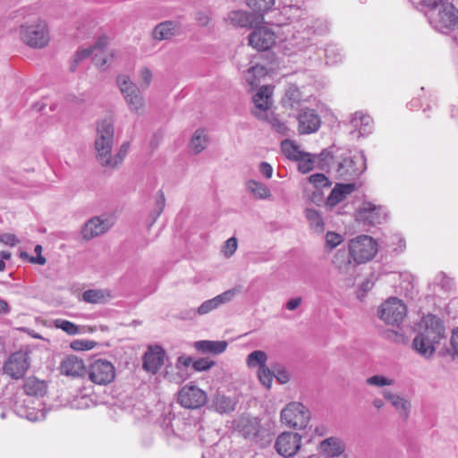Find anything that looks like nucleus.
I'll list each match as a JSON object with an SVG mask.
<instances>
[{"mask_svg":"<svg viewBox=\"0 0 458 458\" xmlns=\"http://www.w3.org/2000/svg\"><path fill=\"white\" fill-rule=\"evenodd\" d=\"M318 165L321 169L329 167L335 170L336 177L341 180L351 181L359 177L367 168L366 157L362 152L338 150L333 153L324 149L318 156Z\"/></svg>","mask_w":458,"mask_h":458,"instance_id":"obj_1","label":"nucleus"},{"mask_svg":"<svg viewBox=\"0 0 458 458\" xmlns=\"http://www.w3.org/2000/svg\"><path fill=\"white\" fill-rule=\"evenodd\" d=\"M445 338V327L443 320L434 314L422 317L420 323V332L412 342L416 352L425 358H430L437 345Z\"/></svg>","mask_w":458,"mask_h":458,"instance_id":"obj_2","label":"nucleus"},{"mask_svg":"<svg viewBox=\"0 0 458 458\" xmlns=\"http://www.w3.org/2000/svg\"><path fill=\"white\" fill-rule=\"evenodd\" d=\"M429 10L430 23L439 30H452L458 26V9L448 0H422Z\"/></svg>","mask_w":458,"mask_h":458,"instance_id":"obj_3","label":"nucleus"},{"mask_svg":"<svg viewBox=\"0 0 458 458\" xmlns=\"http://www.w3.org/2000/svg\"><path fill=\"white\" fill-rule=\"evenodd\" d=\"M95 139V150L99 164L104 166L112 152L114 145V126L111 117L105 118L97 123Z\"/></svg>","mask_w":458,"mask_h":458,"instance_id":"obj_4","label":"nucleus"},{"mask_svg":"<svg viewBox=\"0 0 458 458\" xmlns=\"http://www.w3.org/2000/svg\"><path fill=\"white\" fill-rule=\"evenodd\" d=\"M239 433L246 439L266 447L272 442L270 431L261 426L258 418L242 417L237 422Z\"/></svg>","mask_w":458,"mask_h":458,"instance_id":"obj_5","label":"nucleus"},{"mask_svg":"<svg viewBox=\"0 0 458 458\" xmlns=\"http://www.w3.org/2000/svg\"><path fill=\"white\" fill-rule=\"evenodd\" d=\"M19 32L22 42L33 48L46 47L50 39L47 25L41 20L31 24L21 25Z\"/></svg>","mask_w":458,"mask_h":458,"instance_id":"obj_6","label":"nucleus"},{"mask_svg":"<svg viewBox=\"0 0 458 458\" xmlns=\"http://www.w3.org/2000/svg\"><path fill=\"white\" fill-rule=\"evenodd\" d=\"M86 376L92 383L99 386H106L115 377L114 364L105 359L92 360L87 366Z\"/></svg>","mask_w":458,"mask_h":458,"instance_id":"obj_7","label":"nucleus"},{"mask_svg":"<svg viewBox=\"0 0 458 458\" xmlns=\"http://www.w3.org/2000/svg\"><path fill=\"white\" fill-rule=\"evenodd\" d=\"M377 250L376 242L369 235L358 236L349 243L350 255L357 264L370 260L377 253Z\"/></svg>","mask_w":458,"mask_h":458,"instance_id":"obj_8","label":"nucleus"},{"mask_svg":"<svg viewBox=\"0 0 458 458\" xmlns=\"http://www.w3.org/2000/svg\"><path fill=\"white\" fill-rule=\"evenodd\" d=\"M407 313L405 304L395 297L386 300L377 310L378 318L386 324L399 326Z\"/></svg>","mask_w":458,"mask_h":458,"instance_id":"obj_9","label":"nucleus"},{"mask_svg":"<svg viewBox=\"0 0 458 458\" xmlns=\"http://www.w3.org/2000/svg\"><path fill=\"white\" fill-rule=\"evenodd\" d=\"M281 420L286 426L302 429L308 426L310 412L301 403H291L281 411Z\"/></svg>","mask_w":458,"mask_h":458,"instance_id":"obj_10","label":"nucleus"},{"mask_svg":"<svg viewBox=\"0 0 458 458\" xmlns=\"http://www.w3.org/2000/svg\"><path fill=\"white\" fill-rule=\"evenodd\" d=\"M240 287L229 289L210 300L205 301L204 302L201 303V305L198 308L197 310L193 309L188 310L186 314L183 316V318H195L197 314L200 316L206 315L211 312L212 310L217 309L221 305L230 302L238 293H240Z\"/></svg>","mask_w":458,"mask_h":458,"instance_id":"obj_11","label":"nucleus"},{"mask_svg":"<svg viewBox=\"0 0 458 458\" xmlns=\"http://www.w3.org/2000/svg\"><path fill=\"white\" fill-rule=\"evenodd\" d=\"M208 396L205 391L194 385H185L178 393L177 402L186 409H198L206 404Z\"/></svg>","mask_w":458,"mask_h":458,"instance_id":"obj_12","label":"nucleus"},{"mask_svg":"<svg viewBox=\"0 0 458 458\" xmlns=\"http://www.w3.org/2000/svg\"><path fill=\"white\" fill-rule=\"evenodd\" d=\"M356 220L364 225H375L387 220V212L382 206L364 202L356 211Z\"/></svg>","mask_w":458,"mask_h":458,"instance_id":"obj_13","label":"nucleus"},{"mask_svg":"<svg viewBox=\"0 0 458 458\" xmlns=\"http://www.w3.org/2000/svg\"><path fill=\"white\" fill-rule=\"evenodd\" d=\"M30 365L27 352L19 351L12 353L4 364V372L12 378H21Z\"/></svg>","mask_w":458,"mask_h":458,"instance_id":"obj_14","label":"nucleus"},{"mask_svg":"<svg viewBox=\"0 0 458 458\" xmlns=\"http://www.w3.org/2000/svg\"><path fill=\"white\" fill-rule=\"evenodd\" d=\"M301 437L298 433L283 432L275 443L276 452L285 458L293 456L301 448Z\"/></svg>","mask_w":458,"mask_h":458,"instance_id":"obj_15","label":"nucleus"},{"mask_svg":"<svg viewBox=\"0 0 458 458\" xmlns=\"http://www.w3.org/2000/svg\"><path fill=\"white\" fill-rule=\"evenodd\" d=\"M298 131L300 134H311L318 131L321 118L316 110L311 108L301 109L298 115Z\"/></svg>","mask_w":458,"mask_h":458,"instance_id":"obj_16","label":"nucleus"},{"mask_svg":"<svg viewBox=\"0 0 458 458\" xmlns=\"http://www.w3.org/2000/svg\"><path fill=\"white\" fill-rule=\"evenodd\" d=\"M112 226L110 219L105 216H93L81 228V236L89 241L106 233Z\"/></svg>","mask_w":458,"mask_h":458,"instance_id":"obj_17","label":"nucleus"},{"mask_svg":"<svg viewBox=\"0 0 458 458\" xmlns=\"http://www.w3.org/2000/svg\"><path fill=\"white\" fill-rule=\"evenodd\" d=\"M166 354L161 346H150L143 356L142 367L147 372L156 374L165 364Z\"/></svg>","mask_w":458,"mask_h":458,"instance_id":"obj_18","label":"nucleus"},{"mask_svg":"<svg viewBox=\"0 0 458 458\" xmlns=\"http://www.w3.org/2000/svg\"><path fill=\"white\" fill-rule=\"evenodd\" d=\"M276 42V36L267 28L255 29L249 36V44L259 51L269 49Z\"/></svg>","mask_w":458,"mask_h":458,"instance_id":"obj_19","label":"nucleus"},{"mask_svg":"<svg viewBox=\"0 0 458 458\" xmlns=\"http://www.w3.org/2000/svg\"><path fill=\"white\" fill-rule=\"evenodd\" d=\"M272 89L268 86H262L253 96L255 109L252 114L259 119H267V111L271 105Z\"/></svg>","mask_w":458,"mask_h":458,"instance_id":"obj_20","label":"nucleus"},{"mask_svg":"<svg viewBox=\"0 0 458 458\" xmlns=\"http://www.w3.org/2000/svg\"><path fill=\"white\" fill-rule=\"evenodd\" d=\"M25 402L26 401L22 399V396L19 394L14 396L13 410L15 414L30 421H38L45 419L43 411L30 408L25 404Z\"/></svg>","mask_w":458,"mask_h":458,"instance_id":"obj_21","label":"nucleus"},{"mask_svg":"<svg viewBox=\"0 0 458 458\" xmlns=\"http://www.w3.org/2000/svg\"><path fill=\"white\" fill-rule=\"evenodd\" d=\"M62 374L71 377H86L87 367L83 360L75 355L66 356L60 364Z\"/></svg>","mask_w":458,"mask_h":458,"instance_id":"obj_22","label":"nucleus"},{"mask_svg":"<svg viewBox=\"0 0 458 458\" xmlns=\"http://www.w3.org/2000/svg\"><path fill=\"white\" fill-rule=\"evenodd\" d=\"M356 264L350 251L344 250H339L335 252L333 259V265L340 274L344 276H352L355 271Z\"/></svg>","mask_w":458,"mask_h":458,"instance_id":"obj_23","label":"nucleus"},{"mask_svg":"<svg viewBox=\"0 0 458 458\" xmlns=\"http://www.w3.org/2000/svg\"><path fill=\"white\" fill-rule=\"evenodd\" d=\"M238 399L235 396L216 393L211 398L210 409L220 414L230 413L235 411Z\"/></svg>","mask_w":458,"mask_h":458,"instance_id":"obj_24","label":"nucleus"},{"mask_svg":"<svg viewBox=\"0 0 458 458\" xmlns=\"http://www.w3.org/2000/svg\"><path fill=\"white\" fill-rule=\"evenodd\" d=\"M227 20L234 27L240 28H252L262 21L254 13H250L240 10L231 12Z\"/></svg>","mask_w":458,"mask_h":458,"instance_id":"obj_25","label":"nucleus"},{"mask_svg":"<svg viewBox=\"0 0 458 458\" xmlns=\"http://www.w3.org/2000/svg\"><path fill=\"white\" fill-rule=\"evenodd\" d=\"M354 190L355 183H336L327 197V205L330 208L336 206Z\"/></svg>","mask_w":458,"mask_h":458,"instance_id":"obj_26","label":"nucleus"},{"mask_svg":"<svg viewBox=\"0 0 458 458\" xmlns=\"http://www.w3.org/2000/svg\"><path fill=\"white\" fill-rule=\"evenodd\" d=\"M320 451L328 457H337L345 450V445L338 437H328L320 442Z\"/></svg>","mask_w":458,"mask_h":458,"instance_id":"obj_27","label":"nucleus"},{"mask_svg":"<svg viewBox=\"0 0 458 458\" xmlns=\"http://www.w3.org/2000/svg\"><path fill=\"white\" fill-rule=\"evenodd\" d=\"M47 385L44 380H39L35 377H30L25 379L23 385V394L28 396L42 397L47 394Z\"/></svg>","mask_w":458,"mask_h":458,"instance_id":"obj_28","label":"nucleus"},{"mask_svg":"<svg viewBox=\"0 0 458 458\" xmlns=\"http://www.w3.org/2000/svg\"><path fill=\"white\" fill-rule=\"evenodd\" d=\"M226 341L200 340L194 343V348L202 353L218 355L227 348Z\"/></svg>","mask_w":458,"mask_h":458,"instance_id":"obj_29","label":"nucleus"},{"mask_svg":"<svg viewBox=\"0 0 458 458\" xmlns=\"http://www.w3.org/2000/svg\"><path fill=\"white\" fill-rule=\"evenodd\" d=\"M351 124L358 131L360 136L368 135L372 131V118L360 111L353 114Z\"/></svg>","mask_w":458,"mask_h":458,"instance_id":"obj_30","label":"nucleus"},{"mask_svg":"<svg viewBox=\"0 0 458 458\" xmlns=\"http://www.w3.org/2000/svg\"><path fill=\"white\" fill-rule=\"evenodd\" d=\"M179 30V25L173 21H165L157 24L153 30V38L157 40L169 39Z\"/></svg>","mask_w":458,"mask_h":458,"instance_id":"obj_31","label":"nucleus"},{"mask_svg":"<svg viewBox=\"0 0 458 458\" xmlns=\"http://www.w3.org/2000/svg\"><path fill=\"white\" fill-rule=\"evenodd\" d=\"M111 298V292L106 289H89L82 293V301L91 304H104Z\"/></svg>","mask_w":458,"mask_h":458,"instance_id":"obj_32","label":"nucleus"},{"mask_svg":"<svg viewBox=\"0 0 458 458\" xmlns=\"http://www.w3.org/2000/svg\"><path fill=\"white\" fill-rule=\"evenodd\" d=\"M302 100V96L296 85L291 84L285 90L282 98L283 106L289 109H297Z\"/></svg>","mask_w":458,"mask_h":458,"instance_id":"obj_33","label":"nucleus"},{"mask_svg":"<svg viewBox=\"0 0 458 458\" xmlns=\"http://www.w3.org/2000/svg\"><path fill=\"white\" fill-rule=\"evenodd\" d=\"M383 395L386 399L391 402L393 406L401 410V416L403 417L404 420L408 418L411 405L407 400L397 394H392L389 391H385Z\"/></svg>","mask_w":458,"mask_h":458,"instance_id":"obj_34","label":"nucleus"},{"mask_svg":"<svg viewBox=\"0 0 458 458\" xmlns=\"http://www.w3.org/2000/svg\"><path fill=\"white\" fill-rule=\"evenodd\" d=\"M116 83L124 98H128L129 97L140 92L138 86L133 83L127 75H118L116 78Z\"/></svg>","mask_w":458,"mask_h":458,"instance_id":"obj_35","label":"nucleus"},{"mask_svg":"<svg viewBox=\"0 0 458 458\" xmlns=\"http://www.w3.org/2000/svg\"><path fill=\"white\" fill-rule=\"evenodd\" d=\"M129 148L130 143L128 141L123 142L114 156H112L111 154L109 155L107 163H105L104 167L109 169H114L118 167V165L123 162L124 157L127 156Z\"/></svg>","mask_w":458,"mask_h":458,"instance_id":"obj_36","label":"nucleus"},{"mask_svg":"<svg viewBox=\"0 0 458 458\" xmlns=\"http://www.w3.org/2000/svg\"><path fill=\"white\" fill-rule=\"evenodd\" d=\"M208 140V135L204 129L195 131L190 141V146L195 154H199L206 148Z\"/></svg>","mask_w":458,"mask_h":458,"instance_id":"obj_37","label":"nucleus"},{"mask_svg":"<svg viewBox=\"0 0 458 458\" xmlns=\"http://www.w3.org/2000/svg\"><path fill=\"white\" fill-rule=\"evenodd\" d=\"M246 4L259 19L263 20V14L272 8L275 0H246Z\"/></svg>","mask_w":458,"mask_h":458,"instance_id":"obj_38","label":"nucleus"},{"mask_svg":"<svg viewBox=\"0 0 458 458\" xmlns=\"http://www.w3.org/2000/svg\"><path fill=\"white\" fill-rule=\"evenodd\" d=\"M247 189L255 196V198L259 199H266L270 198L271 192L269 189L262 182L250 180L247 182Z\"/></svg>","mask_w":458,"mask_h":458,"instance_id":"obj_39","label":"nucleus"},{"mask_svg":"<svg viewBox=\"0 0 458 458\" xmlns=\"http://www.w3.org/2000/svg\"><path fill=\"white\" fill-rule=\"evenodd\" d=\"M265 75V69L261 65H253L248 69L244 76L246 82L252 88L258 87L259 78Z\"/></svg>","mask_w":458,"mask_h":458,"instance_id":"obj_40","label":"nucleus"},{"mask_svg":"<svg viewBox=\"0 0 458 458\" xmlns=\"http://www.w3.org/2000/svg\"><path fill=\"white\" fill-rule=\"evenodd\" d=\"M267 360V355L265 352L256 350L251 352L246 359L247 365L250 368L259 367L262 368L266 366Z\"/></svg>","mask_w":458,"mask_h":458,"instance_id":"obj_41","label":"nucleus"},{"mask_svg":"<svg viewBox=\"0 0 458 458\" xmlns=\"http://www.w3.org/2000/svg\"><path fill=\"white\" fill-rule=\"evenodd\" d=\"M298 162V170L302 174H308L314 168L315 159L313 156L308 152H302L299 157H296Z\"/></svg>","mask_w":458,"mask_h":458,"instance_id":"obj_42","label":"nucleus"},{"mask_svg":"<svg viewBox=\"0 0 458 458\" xmlns=\"http://www.w3.org/2000/svg\"><path fill=\"white\" fill-rule=\"evenodd\" d=\"M306 218L310 222V226L317 232L322 233L324 231V221L319 213L313 208H307L305 210Z\"/></svg>","mask_w":458,"mask_h":458,"instance_id":"obj_43","label":"nucleus"},{"mask_svg":"<svg viewBox=\"0 0 458 458\" xmlns=\"http://www.w3.org/2000/svg\"><path fill=\"white\" fill-rule=\"evenodd\" d=\"M281 148L287 158L294 161L296 160V157H299L303 152L300 150L299 146L291 140H284L281 142Z\"/></svg>","mask_w":458,"mask_h":458,"instance_id":"obj_44","label":"nucleus"},{"mask_svg":"<svg viewBox=\"0 0 458 458\" xmlns=\"http://www.w3.org/2000/svg\"><path fill=\"white\" fill-rule=\"evenodd\" d=\"M55 327L56 328L62 329L63 331H64L65 333H67L70 335H75L79 333L78 326L75 325L74 323L65 320V319H62V318L55 319Z\"/></svg>","mask_w":458,"mask_h":458,"instance_id":"obj_45","label":"nucleus"},{"mask_svg":"<svg viewBox=\"0 0 458 458\" xmlns=\"http://www.w3.org/2000/svg\"><path fill=\"white\" fill-rule=\"evenodd\" d=\"M124 99L131 112L138 113L144 106V98L140 92H138Z\"/></svg>","mask_w":458,"mask_h":458,"instance_id":"obj_46","label":"nucleus"},{"mask_svg":"<svg viewBox=\"0 0 458 458\" xmlns=\"http://www.w3.org/2000/svg\"><path fill=\"white\" fill-rule=\"evenodd\" d=\"M326 63L328 64H337L342 59L340 50L335 46H328L325 48Z\"/></svg>","mask_w":458,"mask_h":458,"instance_id":"obj_47","label":"nucleus"},{"mask_svg":"<svg viewBox=\"0 0 458 458\" xmlns=\"http://www.w3.org/2000/svg\"><path fill=\"white\" fill-rule=\"evenodd\" d=\"M258 377L264 386L270 388L274 377L273 371H271L267 366L259 368Z\"/></svg>","mask_w":458,"mask_h":458,"instance_id":"obj_48","label":"nucleus"},{"mask_svg":"<svg viewBox=\"0 0 458 458\" xmlns=\"http://www.w3.org/2000/svg\"><path fill=\"white\" fill-rule=\"evenodd\" d=\"M93 53H94L93 47H91L78 50L74 55V58H73L74 64L71 66V71L74 72L77 64L80 62H81L82 60L90 56Z\"/></svg>","mask_w":458,"mask_h":458,"instance_id":"obj_49","label":"nucleus"},{"mask_svg":"<svg viewBox=\"0 0 458 458\" xmlns=\"http://www.w3.org/2000/svg\"><path fill=\"white\" fill-rule=\"evenodd\" d=\"M309 181L316 188H323L330 185L328 178L323 174H314L309 177Z\"/></svg>","mask_w":458,"mask_h":458,"instance_id":"obj_50","label":"nucleus"},{"mask_svg":"<svg viewBox=\"0 0 458 458\" xmlns=\"http://www.w3.org/2000/svg\"><path fill=\"white\" fill-rule=\"evenodd\" d=\"M215 365V361L208 358H200L192 362V368L195 371H207Z\"/></svg>","mask_w":458,"mask_h":458,"instance_id":"obj_51","label":"nucleus"},{"mask_svg":"<svg viewBox=\"0 0 458 458\" xmlns=\"http://www.w3.org/2000/svg\"><path fill=\"white\" fill-rule=\"evenodd\" d=\"M366 383L369 386H385L392 385V380L380 375H375L368 377Z\"/></svg>","mask_w":458,"mask_h":458,"instance_id":"obj_52","label":"nucleus"},{"mask_svg":"<svg viewBox=\"0 0 458 458\" xmlns=\"http://www.w3.org/2000/svg\"><path fill=\"white\" fill-rule=\"evenodd\" d=\"M95 346V343L89 340H74L71 343V348L75 351H88Z\"/></svg>","mask_w":458,"mask_h":458,"instance_id":"obj_53","label":"nucleus"},{"mask_svg":"<svg viewBox=\"0 0 458 458\" xmlns=\"http://www.w3.org/2000/svg\"><path fill=\"white\" fill-rule=\"evenodd\" d=\"M446 352L453 357L458 356V327L452 332L450 348L446 349Z\"/></svg>","mask_w":458,"mask_h":458,"instance_id":"obj_54","label":"nucleus"},{"mask_svg":"<svg viewBox=\"0 0 458 458\" xmlns=\"http://www.w3.org/2000/svg\"><path fill=\"white\" fill-rule=\"evenodd\" d=\"M272 125V127L279 133L285 134L287 131V126L281 122L277 117L274 116L271 114V117H269V114H267V119Z\"/></svg>","mask_w":458,"mask_h":458,"instance_id":"obj_55","label":"nucleus"},{"mask_svg":"<svg viewBox=\"0 0 458 458\" xmlns=\"http://www.w3.org/2000/svg\"><path fill=\"white\" fill-rule=\"evenodd\" d=\"M237 249V240L235 237L229 238L224 244L223 252L226 258L231 257Z\"/></svg>","mask_w":458,"mask_h":458,"instance_id":"obj_56","label":"nucleus"},{"mask_svg":"<svg viewBox=\"0 0 458 458\" xmlns=\"http://www.w3.org/2000/svg\"><path fill=\"white\" fill-rule=\"evenodd\" d=\"M165 206V198L162 190H159L157 192V199H156V217H159L162 214Z\"/></svg>","mask_w":458,"mask_h":458,"instance_id":"obj_57","label":"nucleus"},{"mask_svg":"<svg viewBox=\"0 0 458 458\" xmlns=\"http://www.w3.org/2000/svg\"><path fill=\"white\" fill-rule=\"evenodd\" d=\"M342 242V236L338 233L328 232L326 235L327 245L332 250L339 245Z\"/></svg>","mask_w":458,"mask_h":458,"instance_id":"obj_58","label":"nucleus"},{"mask_svg":"<svg viewBox=\"0 0 458 458\" xmlns=\"http://www.w3.org/2000/svg\"><path fill=\"white\" fill-rule=\"evenodd\" d=\"M0 242L13 247L17 245L20 242V241L13 233H0Z\"/></svg>","mask_w":458,"mask_h":458,"instance_id":"obj_59","label":"nucleus"},{"mask_svg":"<svg viewBox=\"0 0 458 458\" xmlns=\"http://www.w3.org/2000/svg\"><path fill=\"white\" fill-rule=\"evenodd\" d=\"M274 377L281 384H285L290 380V376L284 369H274Z\"/></svg>","mask_w":458,"mask_h":458,"instance_id":"obj_60","label":"nucleus"},{"mask_svg":"<svg viewBox=\"0 0 458 458\" xmlns=\"http://www.w3.org/2000/svg\"><path fill=\"white\" fill-rule=\"evenodd\" d=\"M140 78L142 81L141 87L146 89L149 86L152 80V72L148 68H143L140 72Z\"/></svg>","mask_w":458,"mask_h":458,"instance_id":"obj_61","label":"nucleus"},{"mask_svg":"<svg viewBox=\"0 0 458 458\" xmlns=\"http://www.w3.org/2000/svg\"><path fill=\"white\" fill-rule=\"evenodd\" d=\"M107 37L106 36H101L98 38V39L96 41V43L91 46L93 47V51H100L102 52L105 47L107 46Z\"/></svg>","mask_w":458,"mask_h":458,"instance_id":"obj_62","label":"nucleus"},{"mask_svg":"<svg viewBox=\"0 0 458 458\" xmlns=\"http://www.w3.org/2000/svg\"><path fill=\"white\" fill-rule=\"evenodd\" d=\"M259 172L267 178L269 179L273 174V167L267 162H261L259 165Z\"/></svg>","mask_w":458,"mask_h":458,"instance_id":"obj_63","label":"nucleus"},{"mask_svg":"<svg viewBox=\"0 0 458 458\" xmlns=\"http://www.w3.org/2000/svg\"><path fill=\"white\" fill-rule=\"evenodd\" d=\"M301 297L292 298L286 302L285 308L288 310H294L301 305Z\"/></svg>","mask_w":458,"mask_h":458,"instance_id":"obj_64","label":"nucleus"}]
</instances>
